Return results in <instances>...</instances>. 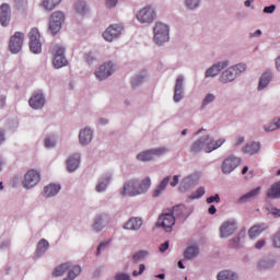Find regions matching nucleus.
<instances>
[{
  "instance_id": "nucleus-55",
  "label": "nucleus",
  "mask_w": 280,
  "mask_h": 280,
  "mask_svg": "<svg viewBox=\"0 0 280 280\" xmlns=\"http://www.w3.org/2000/svg\"><path fill=\"white\" fill-rule=\"evenodd\" d=\"M230 246L232 248H237V246H240V237H234L231 242H230Z\"/></svg>"
},
{
  "instance_id": "nucleus-50",
  "label": "nucleus",
  "mask_w": 280,
  "mask_h": 280,
  "mask_svg": "<svg viewBox=\"0 0 280 280\" xmlns=\"http://www.w3.org/2000/svg\"><path fill=\"white\" fill-rule=\"evenodd\" d=\"M117 3H119V0H105V7L108 10H113V8H117Z\"/></svg>"
},
{
  "instance_id": "nucleus-21",
  "label": "nucleus",
  "mask_w": 280,
  "mask_h": 280,
  "mask_svg": "<svg viewBox=\"0 0 280 280\" xmlns=\"http://www.w3.org/2000/svg\"><path fill=\"white\" fill-rule=\"evenodd\" d=\"M270 82H272V70H266L259 79L258 91H264Z\"/></svg>"
},
{
  "instance_id": "nucleus-28",
  "label": "nucleus",
  "mask_w": 280,
  "mask_h": 280,
  "mask_svg": "<svg viewBox=\"0 0 280 280\" xmlns=\"http://www.w3.org/2000/svg\"><path fill=\"white\" fill-rule=\"evenodd\" d=\"M144 78H148V72L141 71L131 79V85L133 88L141 86V84H143Z\"/></svg>"
},
{
  "instance_id": "nucleus-59",
  "label": "nucleus",
  "mask_w": 280,
  "mask_h": 280,
  "mask_svg": "<svg viewBox=\"0 0 280 280\" xmlns=\"http://www.w3.org/2000/svg\"><path fill=\"white\" fill-rule=\"evenodd\" d=\"M116 280H130V276L125 273H119L116 276Z\"/></svg>"
},
{
  "instance_id": "nucleus-40",
  "label": "nucleus",
  "mask_w": 280,
  "mask_h": 280,
  "mask_svg": "<svg viewBox=\"0 0 280 280\" xmlns=\"http://www.w3.org/2000/svg\"><path fill=\"white\" fill-rule=\"evenodd\" d=\"M196 135L200 136L199 141H209V140H211V136L209 135V131H207V129H205V128L199 129L196 132Z\"/></svg>"
},
{
  "instance_id": "nucleus-32",
  "label": "nucleus",
  "mask_w": 280,
  "mask_h": 280,
  "mask_svg": "<svg viewBox=\"0 0 280 280\" xmlns=\"http://www.w3.org/2000/svg\"><path fill=\"white\" fill-rule=\"evenodd\" d=\"M60 3H62V0H43L42 5L45 10L51 12V10H55Z\"/></svg>"
},
{
  "instance_id": "nucleus-52",
  "label": "nucleus",
  "mask_w": 280,
  "mask_h": 280,
  "mask_svg": "<svg viewBox=\"0 0 280 280\" xmlns=\"http://www.w3.org/2000/svg\"><path fill=\"white\" fill-rule=\"evenodd\" d=\"M85 62L88 65H93V61L95 60V56L92 52H88L84 55Z\"/></svg>"
},
{
  "instance_id": "nucleus-56",
  "label": "nucleus",
  "mask_w": 280,
  "mask_h": 280,
  "mask_svg": "<svg viewBox=\"0 0 280 280\" xmlns=\"http://www.w3.org/2000/svg\"><path fill=\"white\" fill-rule=\"evenodd\" d=\"M261 34H264V32H261V30H256L254 33L249 34V38H259V36H261Z\"/></svg>"
},
{
  "instance_id": "nucleus-23",
  "label": "nucleus",
  "mask_w": 280,
  "mask_h": 280,
  "mask_svg": "<svg viewBox=\"0 0 280 280\" xmlns=\"http://www.w3.org/2000/svg\"><path fill=\"white\" fill-rule=\"evenodd\" d=\"M95 131L91 127H84L79 131V141H93Z\"/></svg>"
},
{
  "instance_id": "nucleus-10",
  "label": "nucleus",
  "mask_w": 280,
  "mask_h": 280,
  "mask_svg": "<svg viewBox=\"0 0 280 280\" xmlns=\"http://www.w3.org/2000/svg\"><path fill=\"white\" fill-rule=\"evenodd\" d=\"M46 103L47 100L45 98V94L40 90L35 91L28 100V106H31L33 110H43Z\"/></svg>"
},
{
  "instance_id": "nucleus-44",
  "label": "nucleus",
  "mask_w": 280,
  "mask_h": 280,
  "mask_svg": "<svg viewBox=\"0 0 280 280\" xmlns=\"http://www.w3.org/2000/svg\"><path fill=\"white\" fill-rule=\"evenodd\" d=\"M205 196V187H199L195 192L191 194V200H196L198 198H202Z\"/></svg>"
},
{
  "instance_id": "nucleus-36",
  "label": "nucleus",
  "mask_w": 280,
  "mask_h": 280,
  "mask_svg": "<svg viewBox=\"0 0 280 280\" xmlns=\"http://www.w3.org/2000/svg\"><path fill=\"white\" fill-rule=\"evenodd\" d=\"M268 198H280V182L271 186L267 192Z\"/></svg>"
},
{
  "instance_id": "nucleus-54",
  "label": "nucleus",
  "mask_w": 280,
  "mask_h": 280,
  "mask_svg": "<svg viewBox=\"0 0 280 280\" xmlns=\"http://www.w3.org/2000/svg\"><path fill=\"white\" fill-rule=\"evenodd\" d=\"M273 246L275 248H280V231L273 237Z\"/></svg>"
},
{
  "instance_id": "nucleus-16",
  "label": "nucleus",
  "mask_w": 280,
  "mask_h": 280,
  "mask_svg": "<svg viewBox=\"0 0 280 280\" xmlns=\"http://www.w3.org/2000/svg\"><path fill=\"white\" fill-rule=\"evenodd\" d=\"M230 65L231 62L229 60H222L212 65L206 70L205 78H217V75H220V71H222V69H226Z\"/></svg>"
},
{
  "instance_id": "nucleus-39",
  "label": "nucleus",
  "mask_w": 280,
  "mask_h": 280,
  "mask_svg": "<svg viewBox=\"0 0 280 280\" xmlns=\"http://www.w3.org/2000/svg\"><path fill=\"white\" fill-rule=\"evenodd\" d=\"M200 3H202V0H185L186 9L191 12H194V10H198V8H200Z\"/></svg>"
},
{
  "instance_id": "nucleus-15",
  "label": "nucleus",
  "mask_w": 280,
  "mask_h": 280,
  "mask_svg": "<svg viewBox=\"0 0 280 280\" xmlns=\"http://www.w3.org/2000/svg\"><path fill=\"white\" fill-rule=\"evenodd\" d=\"M38 183H40V173H38V171L30 170L24 175L23 187L25 189H32V187H36Z\"/></svg>"
},
{
  "instance_id": "nucleus-41",
  "label": "nucleus",
  "mask_w": 280,
  "mask_h": 280,
  "mask_svg": "<svg viewBox=\"0 0 280 280\" xmlns=\"http://www.w3.org/2000/svg\"><path fill=\"white\" fill-rule=\"evenodd\" d=\"M48 248H49V242H47V240L43 238L42 241H39L37 245L38 253H45Z\"/></svg>"
},
{
  "instance_id": "nucleus-51",
  "label": "nucleus",
  "mask_w": 280,
  "mask_h": 280,
  "mask_svg": "<svg viewBox=\"0 0 280 280\" xmlns=\"http://www.w3.org/2000/svg\"><path fill=\"white\" fill-rule=\"evenodd\" d=\"M94 231L100 232L102 231V217H97L94 225H93Z\"/></svg>"
},
{
  "instance_id": "nucleus-19",
  "label": "nucleus",
  "mask_w": 280,
  "mask_h": 280,
  "mask_svg": "<svg viewBox=\"0 0 280 280\" xmlns=\"http://www.w3.org/2000/svg\"><path fill=\"white\" fill-rule=\"evenodd\" d=\"M11 19L12 11L10 9V4L3 3L0 7V25H2V27H8V25H10Z\"/></svg>"
},
{
  "instance_id": "nucleus-49",
  "label": "nucleus",
  "mask_w": 280,
  "mask_h": 280,
  "mask_svg": "<svg viewBox=\"0 0 280 280\" xmlns=\"http://www.w3.org/2000/svg\"><path fill=\"white\" fill-rule=\"evenodd\" d=\"M221 199H220V195L215 194L214 196L208 197L206 202L208 205H213V202L220 203Z\"/></svg>"
},
{
  "instance_id": "nucleus-42",
  "label": "nucleus",
  "mask_w": 280,
  "mask_h": 280,
  "mask_svg": "<svg viewBox=\"0 0 280 280\" xmlns=\"http://www.w3.org/2000/svg\"><path fill=\"white\" fill-rule=\"evenodd\" d=\"M275 266V262L272 260H261L258 264L259 270H268V268H272Z\"/></svg>"
},
{
  "instance_id": "nucleus-1",
  "label": "nucleus",
  "mask_w": 280,
  "mask_h": 280,
  "mask_svg": "<svg viewBox=\"0 0 280 280\" xmlns=\"http://www.w3.org/2000/svg\"><path fill=\"white\" fill-rule=\"evenodd\" d=\"M150 187H152V180L150 177H145L141 182H139V179H131L124 185L121 195L141 196V194H147Z\"/></svg>"
},
{
  "instance_id": "nucleus-13",
  "label": "nucleus",
  "mask_w": 280,
  "mask_h": 280,
  "mask_svg": "<svg viewBox=\"0 0 280 280\" xmlns=\"http://www.w3.org/2000/svg\"><path fill=\"white\" fill-rule=\"evenodd\" d=\"M222 145V142L215 141H197L192 144V152H200L202 150L206 153L213 152V150H218Z\"/></svg>"
},
{
  "instance_id": "nucleus-8",
  "label": "nucleus",
  "mask_w": 280,
  "mask_h": 280,
  "mask_svg": "<svg viewBox=\"0 0 280 280\" xmlns=\"http://www.w3.org/2000/svg\"><path fill=\"white\" fill-rule=\"evenodd\" d=\"M52 54V65L55 69H62V67H67V65H69V60H67V57L65 56V47L55 46Z\"/></svg>"
},
{
  "instance_id": "nucleus-17",
  "label": "nucleus",
  "mask_w": 280,
  "mask_h": 280,
  "mask_svg": "<svg viewBox=\"0 0 280 280\" xmlns=\"http://www.w3.org/2000/svg\"><path fill=\"white\" fill-rule=\"evenodd\" d=\"M235 231H237V223L233 220L225 221L220 226V237H231L235 234Z\"/></svg>"
},
{
  "instance_id": "nucleus-63",
  "label": "nucleus",
  "mask_w": 280,
  "mask_h": 280,
  "mask_svg": "<svg viewBox=\"0 0 280 280\" xmlns=\"http://www.w3.org/2000/svg\"><path fill=\"white\" fill-rule=\"evenodd\" d=\"M5 106V95L0 96V108H4Z\"/></svg>"
},
{
  "instance_id": "nucleus-46",
  "label": "nucleus",
  "mask_w": 280,
  "mask_h": 280,
  "mask_svg": "<svg viewBox=\"0 0 280 280\" xmlns=\"http://www.w3.org/2000/svg\"><path fill=\"white\" fill-rule=\"evenodd\" d=\"M27 7V0H14L15 10H23Z\"/></svg>"
},
{
  "instance_id": "nucleus-22",
  "label": "nucleus",
  "mask_w": 280,
  "mask_h": 280,
  "mask_svg": "<svg viewBox=\"0 0 280 280\" xmlns=\"http://www.w3.org/2000/svg\"><path fill=\"white\" fill-rule=\"evenodd\" d=\"M266 229H268V225L265 223H260V224H256V225L252 226L248 230V235H249L250 240H255V237H259V235H261L264 233V231H266Z\"/></svg>"
},
{
  "instance_id": "nucleus-29",
  "label": "nucleus",
  "mask_w": 280,
  "mask_h": 280,
  "mask_svg": "<svg viewBox=\"0 0 280 280\" xmlns=\"http://www.w3.org/2000/svg\"><path fill=\"white\" fill-rule=\"evenodd\" d=\"M170 184V177H165L160 185L153 190V198H159L162 191H165V188Z\"/></svg>"
},
{
  "instance_id": "nucleus-53",
  "label": "nucleus",
  "mask_w": 280,
  "mask_h": 280,
  "mask_svg": "<svg viewBox=\"0 0 280 280\" xmlns=\"http://www.w3.org/2000/svg\"><path fill=\"white\" fill-rule=\"evenodd\" d=\"M143 272H145V265L144 264H140L139 265V271L135 270L132 272L133 277H139V275H143Z\"/></svg>"
},
{
  "instance_id": "nucleus-7",
  "label": "nucleus",
  "mask_w": 280,
  "mask_h": 280,
  "mask_svg": "<svg viewBox=\"0 0 280 280\" xmlns=\"http://www.w3.org/2000/svg\"><path fill=\"white\" fill-rule=\"evenodd\" d=\"M113 73H115V63L112 61L104 62L94 72L95 78L101 82L110 78Z\"/></svg>"
},
{
  "instance_id": "nucleus-60",
  "label": "nucleus",
  "mask_w": 280,
  "mask_h": 280,
  "mask_svg": "<svg viewBox=\"0 0 280 280\" xmlns=\"http://www.w3.org/2000/svg\"><path fill=\"white\" fill-rule=\"evenodd\" d=\"M208 213H210V215H215V213H218L215 206L211 205L208 209Z\"/></svg>"
},
{
  "instance_id": "nucleus-48",
  "label": "nucleus",
  "mask_w": 280,
  "mask_h": 280,
  "mask_svg": "<svg viewBox=\"0 0 280 280\" xmlns=\"http://www.w3.org/2000/svg\"><path fill=\"white\" fill-rule=\"evenodd\" d=\"M277 10V5L276 4H270L268 7H265L262 9V13L264 14H275V11Z\"/></svg>"
},
{
  "instance_id": "nucleus-6",
  "label": "nucleus",
  "mask_w": 280,
  "mask_h": 280,
  "mask_svg": "<svg viewBox=\"0 0 280 280\" xmlns=\"http://www.w3.org/2000/svg\"><path fill=\"white\" fill-rule=\"evenodd\" d=\"M136 19L142 25H150V23H154L156 20V10L152 7H144L137 12Z\"/></svg>"
},
{
  "instance_id": "nucleus-37",
  "label": "nucleus",
  "mask_w": 280,
  "mask_h": 280,
  "mask_svg": "<svg viewBox=\"0 0 280 280\" xmlns=\"http://www.w3.org/2000/svg\"><path fill=\"white\" fill-rule=\"evenodd\" d=\"M80 272H82V267L80 266H73L69 272L68 276L63 279V280H74L75 277H78L80 275Z\"/></svg>"
},
{
  "instance_id": "nucleus-3",
  "label": "nucleus",
  "mask_w": 280,
  "mask_h": 280,
  "mask_svg": "<svg viewBox=\"0 0 280 280\" xmlns=\"http://www.w3.org/2000/svg\"><path fill=\"white\" fill-rule=\"evenodd\" d=\"M248 67L244 62L236 63L225 69L219 77V82L222 84H231L235 82L246 71Z\"/></svg>"
},
{
  "instance_id": "nucleus-26",
  "label": "nucleus",
  "mask_w": 280,
  "mask_h": 280,
  "mask_svg": "<svg viewBox=\"0 0 280 280\" xmlns=\"http://www.w3.org/2000/svg\"><path fill=\"white\" fill-rule=\"evenodd\" d=\"M261 148V145L259 144V142H249L245 145V148L243 149V152L245 154H257V152H259V149Z\"/></svg>"
},
{
  "instance_id": "nucleus-38",
  "label": "nucleus",
  "mask_w": 280,
  "mask_h": 280,
  "mask_svg": "<svg viewBox=\"0 0 280 280\" xmlns=\"http://www.w3.org/2000/svg\"><path fill=\"white\" fill-rule=\"evenodd\" d=\"M200 253V249L196 246H190L186 249L184 257L185 259H194V257H198V254Z\"/></svg>"
},
{
  "instance_id": "nucleus-11",
  "label": "nucleus",
  "mask_w": 280,
  "mask_h": 280,
  "mask_svg": "<svg viewBox=\"0 0 280 280\" xmlns=\"http://www.w3.org/2000/svg\"><path fill=\"white\" fill-rule=\"evenodd\" d=\"M167 149L166 148H158V149H151L144 152H141L137 155L138 161L147 162V161H153V159H156L158 156H163V154H166Z\"/></svg>"
},
{
  "instance_id": "nucleus-12",
  "label": "nucleus",
  "mask_w": 280,
  "mask_h": 280,
  "mask_svg": "<svg viewBox=\"0 0 280 280\" xmlns=\"http://www.w3.org/2000/svg\"><path fill=\"white\" fill-rule=\"evenodd\" d=\"M23 40H25V34L21 32H15L13 36H11L9 42V49L11 54H19L21 49H23Z\"/></svg>"
},
{
  "instance_id": "nucleus-2",
  "label": "nucleus",
  "mask_w": 280,
  "mask_h": 280,
  "mask_svg": "<svg viewBox=\"0 0 280 280\" xmlns=\"http://www.w3.org/2000/svg\"><path fill=\"white\" fill-rule=\"evenodd\" d=\"M184 206H175L173 207V212L162 213L158 220L156 226H161L166 231V233L172 232V226L176 224V218H180L183 215Z\"/></svg>"
},
{
  "instance_id": "nucleus-18",
  "label": "nucleus",
  "mask_w": 280,
  "mask_h": 280,
  "mask_svg": "<svg viewBox=\"0 0 280 280\" xmlns=\"http://www.w3.org/2000/svg\"><path fill=\"white\" fill-rule=\"evenodd\" d=\"M121 32H124V28L120 25H110L103 33V38H105L107 43H113L115 38H119V36H121Z\"/></svg>"
},
{
  "instance_id": "nucleus-5",
  "label": "nucleus",
  "mask_w": 280,
  "mask_h": 280,
  "mask_svg": "<svg viewBox=\"0 0 280 280\" xmlns=\"http://www.w3.org/2000/svg\"><path fill=\"white\" fill-rule=\"evenodd\" d=\"M62 23H65V13L62 11H55L49 19L48 32L56 36L62 30Z\"/></svg>"
},
{
  "instance_id": "nucleus-25",
  "label": "nucleus",
  "mask_w": 280,
  "mask_h": 280,
  "mask_svg": "<svg viewBox=\"0 0 280 280\" xmlns=\"http://www.w3.org/2000/svg\"><path fill=\"white\" fill-rule=\"evenodd\" d=\"M80 166V154H74L67 161L68 172H75Z\"/></svg>"
},
{
  "instance_id": "nucleus-64",
  "label": "nucleus",
  "mask_w": 280,
  "mask_h": 280,
  "mask_svg": "<svg viewBox=\"0 0 280 280\" xmlns=\"http://www.w3.org/2000/svg\"><path fill=\"white\" fill-rule=\"evenodd\" d=\"M273 124L276 125L277 130L280 128V117L279 118H273Z\"/></svg>"
},
{
  "instance_id": "nucleus-34",
  "label": "nucleus",
  "mask_w": 280,
  "mask_h": 280,
  "mask_svg": "<svg viewBox=\"0 0 280 280\" xmlns=\"http://www.w3.org/2000/svg\"><path fill=\"white\" fill-rule=\"evenodd\" d=\"M237 275L230 270H223L218 273V280H236Z\"/></svg>"
},
{
  "instance_id": "nucleus-24",
  "label": "nucleus",
  "mask_w": 280,
  "mask_h": 280,
  "mask_svg": "<svg viewBox=\"0 0 280 280\" xmlns=\"http://www.w3.org/2000/svg\"><path fill=\"white\" fill-rule=\"evenodd\" d=\"M142 224L143 221H141V219L131 218L128 220V222L125 223L124 229H126L127 231H139Z\"/></svg>"
},
{
  "instance_id": "nucleus-33",
  "label": "nucleus",
  "mask_w": 280,
  "mask_h": 280,
  "mask_svg": "<svg viewBox=\"0 0 280 280\" xmlns=\"http://www.w3.org/2000/svg\"><path fill=\"white\" fill-rule=\"evenodd\" d=\"M74 10L81 16H85L86 12H89V7L85 1L80 0L77 2Z\"/></svg>"
},
{
  "instance_id": "nucleus-62",
  "label": "nucleus",
  "mask_w": 280,
  "mask_h": 280,
  "mask_svg": "<svg viewBox=\"0 0 280 280\" xmlns=\"http://www.w3.org/2000/svg\"><path fill=\"white\" fill-rule=\"evenodd\" d=\"M176 185H178V175H175L171 182V187H176Z\"/></svg>"
},
{
  "instance_id": "nucleus-61",
  "label": "nucleus",
  "mask_w": 280,
  "mask_h": 280,
  "mask_svg": "<svg viewBox=\"0 0 280 280\" xmlns=\"http://www.w3.org/2000/svg\"><path fill=\"white\" fill-rule=\"evenodd\" d=\"M107 124H108L107 118H104V117L98 118V125L100 126H107Z\"/></svg>"
},
{
  "instance_id": "nucleus-31",
  "label": "nucleus",
  "mask_w": 280,
  "mask_h": 280,
  "mask_svg": "<svg viewBox=\"0 0 280 280\" xmlns=\"http://www.w3.org/2000/svg\"><path fill=\"white\" fill-rule=\"evenodd\" d=\"M71 268L70 262L61 264L57 268H55L52 272V277H62L67 270Z\"/></svg>"
},
{
  "instance_id": "nucleus-27",
  "label": "nucleus",
  "mask_w": 280,
  "mask_h": 280,
  "mask_svg": "<svg viewBox=\"0 0 280 280\" xmlns=\"http://www.w3.org/2000/svg\"><path fill=\"white\" fill-rule=\"evenodd\" d=\"M261 191V187L254 188L249 192L243 195L240 199L238 202H248V200L253 198H257V195Z\"/></svg>"
},
{
  "instance_id": "nucleus-14",
  "label": "nucleus",
  "mask_w": 280,
  "mask_h": 280,
  "mask_svg": "<svg viewBox=\"0 0 280 280\" xmlns=\"http://www.w3.org/2000/svg\"><path fill=\"white\" fill-rule=\"evenodd\" d=\"M185 97V75L179 74L176 78L175 86H174V96L173 101L178 104Z\"/></svg>"
},
{
  "instance_id": "nucleus-35",
  "label": "nucleus",
  "mask_w": 280,
  "mask_h": 280,
  "mask_svg": "<svg viewBox=\"0 0 280 280\" xmlns=\"http://www.w3.org/2000/svg\"><path fill=\"white\" fill-rule=\"evenodd\" d=\"M213 102H215V94L208 93L201 102L200 110H205L208 107V105L213 104Z\"/></svg>"
},
{
  "instance_id": "nucleus-9",
  "label": "nucleus",
  "mask_w": 280,
  "mask_h": 280,
  "mask_svg": "<svg viewBox=\"0 0 280 280\" xmlns=\"http://www.w3.org/2000/svg\"><path fill=\"white\" fill-rule=\"evenodd\" d=\"M30 49L32 54H40L43 51V44L40 43V33L38 28H32L28 33Z\"/></svg>"
},
{
  "instance_id": "nucleus-4",
  "label": "nucleus",
  "mask_w": 280,
  "mask_h": 280,
  "mask_svg": "<svg viewBox=\"0 0 280 280\" xmlns=\"http://www.w3.org/2000/svg\"><path fill=\"white\" fill-rule=\"evenodd\" d=\"M153 43L158 47H163L165 43H170V26L163 22H156L153 27Z\"/></svg>"
},
{
  "instance_id": "nucleus-20",
  "label": "nucleus",
  "mask_w": 280,
  "mask_h": 280,
  "mask_svg": "<svg viewBox=\"0 0 280 280\" xmlns=\"http://www.w3.org/2000/svg\"><path fill=\"white\" fill-rule=\"evenodd\" d=\"M240 163H241V160L235 156H230L225 159L222 164L223 174H231V172H233V170H235V167H237Z\"/></svg>"
},
{
  "instance_id": "nucleus-45",
  "label": "nucleus",
  "mask_w": 280,
  "mask_h": 280,
  "mask_svg": "<svg viewBox=\"0 0 280 280\" xmlns=\"http://www.w3.org/2000/svg\"><path fill=\"white\" fill-rule=\"evenodd\" d=\"M106 187H108V178H106L103 182H100L96 185V191H98V194L102 192V191H106Z\"/></svg>"
},
{
  "instance_id": "nucleus-43",
  "label": "nucleus",
  "mask_w": 280,
  "mask_h": 280,
  "mask_svg": "<svg viewBox=\"0 0 280 280\" xmlns=\"http://www.w3.org/2000/svg\"><path fill=\"white\" fill-rule=\"evenodd\" d=\"M262 129L265 132H275V130H277V125L275 124V120H272L271 122L265 124Z\"/></svg>"
},
{
  "instance_id": "nucleus-47",
  "label": "nucleus",
  "mask_w": 280,
  "mask_h": 280,
  "mask_svg": "<svg viewBox=\"0 0 280 280\" xmlns=\"http://www.w3.org/2000/svg\"><path fill=\"white\" fill-rule=\"evenodd\" d=\"M145 255H148V253L145 252H138L133 255V261L135 264L141 261L142 259H145Z\"/></svg>"
},
{
  "instance_id": "nucleus-58",
  "label": "nucleus",
  "mask_w": 280,
  "mask_h": 280,
  "mask_svg": "<svg viewBox=\"0 0 280 280\" xmlns=\"http://www.w3.org/2000/svg\"><path fill=\"white\" fill-rule=\"evenodd\" d=\"M167 248H170V241H166L165 243H163V244L160 246V252H161V253H165V250H167Z\"/></svg>"
},
{
  "instance_id": "nucleus-57",
  "label": "nucleus",
  "mask_w": 280,
  "mask_h": 280,
  "mask_svg": "<svg viewBox=\"0 0 280 280\" xmlns=\"http://www.w3.org/2000/svg\"><path fill=\"white\" fill-rule=\"evenodd\" d=\"M264 246H266V241L265 240H260L256 243L255 247L258 249V250H261V248H264Z\"/></svg>"
},
{
  "instance_id": "nucleus-30",
  "label": "nucleus",
  "mask_w": 280,
  "mask_h": 280,
  "mask_svg": "<svg viewBox=\"0 0 280 280\" xmlns=\"http://www.w3.org/2000/svg\"><path fill=\"white\" fill-rule=\"evenodd\" d=\"M58 191H60V185L56 184H50L44 188V194L47 196V198L56 196Z\"/></svg>"
}]
</instances>
